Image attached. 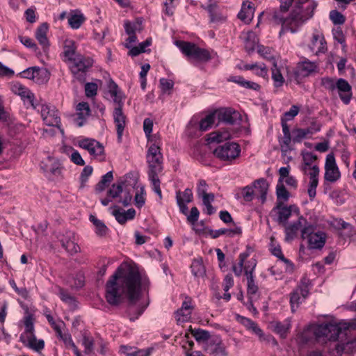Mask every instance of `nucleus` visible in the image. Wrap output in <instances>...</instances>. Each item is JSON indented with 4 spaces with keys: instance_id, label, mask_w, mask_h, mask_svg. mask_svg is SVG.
I'll return each mask as SVG.
<instances>
[{
    "instance_id": "6e6552de",
    "label": "nucleus",
    "mask_w": 356,
    "mask_h": 356,
    "mask_svg": "<svg viewBox=\"0 0 356 356\" xmlns=\"http://www.w3.org/2000/svg\"><path fill=\"white\" fill-rule=\"evenodd\" d=\"M24 331L20 334V341L26 347L40 352L44 348V341L38 339L34 334L33 318L28 315L24 318Z\"/></svg>"
},
{
    "instance_id": "338daca9",
    "label": "nucleus",
    "mask_w": 356,
    "mask_h": 356,
    "mask_svg": "<svg viewBox=\"0 0 356 356\" xmlns=\"http://www.w3.org/2000/svg\"><path fill=\"white\" fill-rule=\"evenodd\" d=\"M193 193L189 188L185 189L184 192H177V202H178V200H181L183 202L189 203L193 200Z\"/></svg>"
},
{
    "instance_id": "6ab92c4d",
    "label": "nucleus",
    "mask_w": 356,
    "mask_h": 356,
    "mask_svg": "<svg viewBox=\"0 0 356 356\" xmlns=\"http://www.w3.org/2000/svg\"><path fill=\"white\" fill-rule=\"evenodd\" d=\"M10 90L14 95L19 96L24 104L36 108L34 94L27 87L19 82H13L10 84Z\"/></svg>"
},
{
    "instance_id": "bb28decb",
    "label": "nucleus",
    "mask_w": 356,
    "mask_h": 356,
    "mask_svg": "<svg viewBox=\"0 0 356 356\" xmlns=\"http://www.w3.org/2000/svg\"><path fill=\"white\" fill-rule=\"evenodd\" d=\"M237 320L249 332H250L252 334H254L260 341H266V335L264 332L255 322L252 321L250 318L240 316H238Z\"/></svg>"
},
{
    "instance_id": "e2e57ef3",
    "label": "nucleus",
    "mask_w": 356,
    "mask_h": 356,
    "mask_svg": "<svg viewBox=\"0 0 356 356\" xmlns=\"http://www.w3.org/2000/svg\"><path fill=\"white\" fill-rule=\"evenodd\" d=\"M124 28L128 35L134 34L142 30V22L139 20L134 22H126Z\"/></svg>"
},
{
    "instance_id": "7c9ffc66",
    "label": "nucleus",
    "mask_w": 356,
    "mask_h": 356,
    "mask_svg": "<svg viewBox=\"0 0 356 356\" xmlns=\"http://www.w3.org/2000/svg\"><path fill=\"white\" fill-rule=\"evenodd\" d=\"M257 265L256 259L254 258L248 260L245 266V274L248 280V293L250 295H254L257 291V286L255 284L253 280L252 272Z\"/></svg>"
},
{
    "instance_id": "58836bf2",
    "label": "nucleus",
    "mask_w": 356,
    "mask_h": 356,
    "mask_svg": "<svg viewBox=\"0 0 356 356\" xmlns=\"http://www.w3.org/2000/svg\"><path fill=\"white\" fill-rule=\"evenodd\" d=\"M48 25L46 23L41 24L35 31V38L38 40V42L42 45V49L44 52L47 51V49L49 47V40L47 37V33L48 31Z\"/></svg>"
},
{
    "instance_id": "4d7b16f0",
    "label": "nucleus",
    "mask_w": 356,
    "mask_h": 356,
    "mask_svg": "<svg viewBox=\"0 0 356 356\" xmlns=\"http://www.w3.org/2000/svg\"><path fill=\"white\" fill-rule=\"evenodd\" d=\"M145 191L143 186H138L134 197V204L138 208H141L145 203Z\"/></svg>"
},
{
    "instance_id": "a211bd4d",
    "label": "nucleus",
    "mask_w": 356,
    "mask_h": 356,
    "mask_svg": "<svg viewBox=\"0 0 356 356\" xmlns=\"http://www.w3.org/2000/svg\"><path fill=\"white\" fill-rule=\"evenodd\" d=\"M92 64V60L89 58H85L78 55L74 59L70 61V70L74 76L82 81L84 79L85 72Z\"/></svg>"
},
{
    "instance_id": "cd10ccee",
    "label": "nucleus",
    "mask_w": 356,
    "mask_h": 356,
    "mask_svg": "<svg viewBox=\"0 0 356 356\" xmlns=\"http://www.w3.org/2000/svg\"><path fill=\"white\" fill-rule=\"evenodd\" d=\"M237 320L249 332H250L252 334H254L260 341H266V335L264 332L255 322L252 321L250 318L240 316H238Z\"/></svg>"
},
{
    "instance_id": "a878e982",
    "label": "nucleus",
    "mask_w": 356,
    "mask_h": 356,
    "mask_svg": "<svg viewBox=\"0 0 356 356\" xmlns=\"http://www.w3.org/2000/svg\"><path fill=\"white\" fill-rule=\"evenodd\" d=\"M237 320L249 332H250L252 334H254L260 341H266V335L264 332L255 322L252 321L250 318L240 316H238Z\"/></svg>"
},
{
    "instance_id": "2f4dec72",
    "label": "nucleus",
    "mask_w": 356,
    "mask_h": 356,
    "mask_svg": "<svg viewBox=\"0 0 356 356\" xmlns=\"http://www.w3.org/2000/svg\"><path fill=\"white\" fill-rule=\"evenodd\" d=\"M90 115L89 104L86 102H80L76 107V115L74 118V123L78 127H82Z\"/></svg>"
},
{
    "instance_id": "423d86ee",
    "label": "nucleus",
    "mask_w": 356,
    "mask_h": 356,
    "mask_svg": "<svg viewBox=\"0 0 356 356\" xmlns=\"http://www.w3.org/2000/svg\"><path fill=\"white\" fill-rule=\"evenodd\" d=\"M296 220L289 222L284 225L285 240L291 241L295 239L298 232H301V238L305 239L307 234L314 229L312 225L301 214L295 216Z\"/></svg>"
},
{
    "instance_id": "39448f33",
    "label": "nucleus",
    "mask_w": 356,
    "mask_h": 356,
    "mask_svg": "<svg viewBox=\"0 0 356 356\" xmlns=\"http://www.w3.org/2000/svg\"><path fill=\"white\" fill-rule=\"evenodd\" d=\"M175 45L187 57L188 60L194 65L207 62L211 58L207 50L200 48L193 43L177 40L175 42Z\"/></svg>"
},
{
    "instance_id": "412c9836",
    "label": "nucleus",
    "mask_w": 356,
    "mask_h": 356,
    "mask_svg": "<svg viewBox=\"0 0 356 356\" xmlns=\"http://www.w3.org/2000/svg\"><path fill=\"white\" fill-rule=\"evenodd\" d=\"M24 78L33 80L37 83H46L49 79V72L43 67H29L22 72Z\"/></svg>"
},
{
    "instance_id": "09e8293b",
    "label": "nucleus",
    "mask_w": 356,
    "mask_h": 356,
    "mask_svg": "<svg viewBox=\"0 0 356 356\" xmlns=\"http://www.w3.org/2000/svg\"><path fill=\"white\" fill-rule=\"evenodd\" d=\"M289 20V17L287 18H284L282 15L280 13H275L272 17L270 23L273 25H282V29L280 31V35L281 36L282 34L287 31L291 32V29L286 26V22Z\"/></svg>"
},
{
    "instance_id": "a18cd8bd",
    "label": "nucleus",
    "mask_w": 356,
    "mask_h": 356,
    "mask_svg": "<svg viewBox=\"0 0 356 356\" xmlns=\"http://www.w3.org/2000/svg\"><path fill=\"white\" fill-rule=\"evenodd\" d=\"M277 203L284 204L291 197V193L284 184L277 182L276 186Z\"/></svg>"
},
{
    "instance_id": "c03bdc74",
    "label": "nucleus",
    "mask_w": 356,
    "mask_h": 356,
    "mask_svg": "<svg viewBox=\"0 0 356 356\" xmlns=\"http://www.w3.org/2000/svg\"><path fill=\"white\" fill-rule=\"evenodd\" d=\"M271 253L286 265V270H291L293 269L292 264L289 262V261L287 259L284 257L280 246L279 245H276L275 244H274L273 238H271Z\"/></svg>"
},
{
    "instance_id": "de8ad7c7",
    "label": "nucleus",
    "mask_w": 356,
    "mask_h": 356,
    "mask_svg": "<svg viewBox=\"0 0 356 356\" xmlns=\"http://www.w3.org/2000/svg\"><path fill=\"white\" fill-rule=\"evenodd\" d=\"M63 54L65 58L70 62L79 55L76 54L75 43L73 40H66L65 41Z\"/></svg>"
},
{
    "instance_id": "20e7f679",
    "label": "nucleus",
    "mask_w": 356,
    "mask_h": 356,
    "mask_svg": "<svg viewBox=\"0 0 356 356\" xmlns=\"http://www.w3.org/2000/svg\"><path fill=\"white\" fill-rule=\"evenodd\" d=\"M356 327L354 323L340 322L314 325L310 327L316 338H325L329 341L342 340L348 335L350 327Z\"/></svg>"
},
{
    "instance_id": "bf43d9fd",
    "label": "nucleus",
    "mask_w": 356,
    "mask_h": 356,
    "mask_svg": "<svg viewBox=\"0 0 356 356\" xmlns=\"http://www.w3.org/2000/svg\"><path fill=\"white\" fill-rule=\"evenodd\" d=\"M244 67L245 70H252L254 73L258 76L265 77L267 75V69L264 63L261 65H258L257 63L248 64L245 65Z\"/></svg>"
},
{
    "instance_id": "7ed1b4c3",
    "label": "nucleus",
    "mask_w": 356,
    "mask_h": 356,
    "mask_svg": "<svg viewBox=\"0 0 356 356\" xmlns=\"http://www.w3.org/2000/svg\"><path fill=\"white\" fill-rule=\"evenodd\" d=\"M162 143L160 140H152L148 142V149L147 152V162L148 163V177L151 181L154 191L161 198V190L160 188V180L158 175L163 170V155L161 152Z\"/></svg>"
},
{
    "instance_id": "0eeeda50",
    "label": "nucleus",
    "mask_w": 356,
    "mask_h": 356,
    "mask_svg": "<svg viewBox=\"0 0 356 356\" xmlns=\"http://www.w3.org/2000/svg\"><path fill=\"white\" fill-rule=\"evenodd\" d=\"M301 156L299 169L303 175V179L319 181L320 168L317 156L307 151H302Z\"/></svg>"
},
{
    "instance_id": "ea45409f",
    "label": "nucleus",
    "mask_w": 356,
    "mask_h": 356,
    "mask_svg": "<svg viewBox=\"0 0 356 356\" xmlns=\"http://www.w3.org/2000/svg\"><path fill=\"white\" fill-rule=\"evenodd\" d=\"M108 92L113 102L118 104V106L122 107L124 95L113 81H111L108 84Z\"/></svg>"
},
{
    "instance_id": "9d476101",
    "label": "nucleus",
    "mask_w": 356,
    "mask_h": 356,
    "mask_svg": "<svg viewBox=\"0 0 356 356\" xmlns=\"http://www.w3.org/2000/svg\"><path fill=\"white\" fill-rule=\"evenodd\" d=\"M300 209L296 204L286 205L284 204L277 203L276 206L271 210V216L279 224L284 226L288 223L289 219L300 214Z\"/></svg>"
},
{
    "instance_id": "c85d7f7f",
    "label": "nucleus",
    "mask_w": 356,
    "mask_h": 356,
    "mask_svg": "<svg viewBox=\"0 0 356 356\" xmlns=\"http://www.w3.org/2000/svg\"><path fill=\"white\" fill-rule=\"evenodd\" d=\"M309 249L322 248L326 241L325 234L323 232H314L313 229L307 234L306 238Z\"/></svg>"
},
{
    "instance_id": "680f3d73",
    "label": "nucleus",
    "mask_w": 356,
    "mask_h": 356,
    "mask_svg": "<svg viewBox=\"0 0 356 356\" xmlns=\"http://www.w3.org/2000/svg\"><path fill=\"white\" fill-rule=\"evenodd\" d=\"M191 270L196 277L203 276L205 270L202 261L200 259H195L191 264Z\"/></svg>"
},
{
    "instance_id": "6e6d98bb",
    "label": "nucleus",
    "mask_w": 356,
    "mask_h": 356,
    "mask_svg": "<svg viewBox=\"0 0 356 356\" xmlns=\"http://www.w3.org/2000/svg\"><path fill=\"white\" fill-rule=\"evenodd\" d=\"M153 121L149 118H145L143 122V129L148 142H152V140H154V141L160 140L156 135H151Z\"/></svg>"
},
{
    "instance_id": "ddd939ff",
    "label": "nucleus",
    "mask_w": 356,
    "mask_h": 356,
    "mask_svg": "<svg viewBox=\"0 0 356 356\" xmlns=\"http://www.w3.org/2000/svg\"><path fill=\"white\" fill-rule=\"evenodd\" d=\"M240 146L236 143H227L213 150V154L222 161H231L238 157Z\"/></svg>"
},
{
    "instance_id": "37998d69",
    "label": "nucleus",
    "mask_w": 356,
    "mask_h": 356,
    "mask_svg": "<svg viewBox=\"0 0 356 356\" xmlns=\"http://www.w3.org/2000/svg\"><path fill=\"white\" fill-rule=\"evenodd\" d=\"M244 41L245 47L248 51L254 50L258 44V38L252 31L243 32L241 35Z\"/></svg>"
},
{
    "instance_id": "2eb2a0df",
    "label": "nucleus",
    "mask_w": 356,
    "mask_h": 356,
    "mask_svg": "<svg viewBox=\"0 0 356 356\" xmlns=\"http://www.w3.org/2000/svg\"><path fill=\"white\" fill-rule=\"evenodd\" d=\"M36 108L40 111L43 122L48 126L57 127L60 122L58 111L49 104L44 103L36 105Z\"/></svg>"
},
{
    "instance_id": "49530a36",
    "label": "nucleus",
    "mask_w": 356,
    "mask_h": 356,
    "mask_svg": "<svg viewBox=\"0 0 356 356\" xmlns=\"http://www.w3.org/2000/svg\"><path fill=\"white\" fill-rule=\"evenodd\" d=\"M241 233V229L238 227H234V228L228 229H219L217 230H213L211 232L210 235L213 238L219 237L220 235H227L230 237H233L236 235H239Z\"/></svg>"
},
{
    "instance_id": "603ef678",
    "label": "nucleus",
    "mask_w": 356,
    "mask_h": 356,
    "mask_svg": "<svg viewBox=\"0 0 356 356\" xmlns=\"http://www.w3.org/2000/svg\"><path fill=\"white\" fill-rule=\"evenodd\" d=\"M303 183L305 184V190L309 200L313 201L316 196V190L319 181L303 179Z\"/></svg>"
},
{
    "instance_id": "dca6fc26",
    "label": "nucleus",
    "mask_w": 356,
    "mask_h": 356,
    "mask_svg": "<svg viewBox=\"0 0 356 356\" xmlns=\"http://www.w3.org/2000/svg\"><path fill=\"white\" fill-rule=\"evenodd\" d=\"M270 61L272 63L271 79L273 86L277 89L282 87L285 82L284 76L288 72L287 67L281 60L271 58Z\"/></svg>"
},
{
    "instance_id": "a19ab883",
    "label": "nucleus",
    "mask_w": 356,
    "mask_h": 356,
    "mask_svg": "<svg viewBox=\"0 0 356 356\" xmlns=\"http://www.w3.org/2000/svg\"><path fill=\"white\" fill-rule=\"evenodd\" d=\"M232 137V134L227 131H217L211 132L208 135L207 141L209 143H221L225 140H229Z\"/></svg>"
},
{
    "instance_id": "5fc2aeb1",
    "label": "nucleus",
    "mask_w": 356,
    "mask_h": 356,
    "mask_svg": "<svg viewBox=\"0 0 356 356\" xmlns=\"http://www.w3.org/2000/svg\"><path fill=\"white\" fill-rule=\"evenodd\" d=\"M217 119V116L216 115V112L207 115L204 119H202L199 124L200 129L201 131H207L209 128H211L216 122Z\"/></svg>"
},
{
    "instance_id": "aec40b11",
    "label": "nucleus",
    "mask_w": 356,
    "mask_h": 356,
    "mask_svg": "<svg viewBox=\"0 0 356 356\" xmlns=\"http://www.w3.org/2000/svg\"><path fill=\"white\" fill-rule=\"evenodd\" d=\"M203 348L204 350L213 356H227L226 346L220 337L214 335L207 342Z\"/></svg>"
},
{
    "instance_id": "5701e85b",
    "label": "nucleus",
    "mask_w": 356,
    "mask_h": 356,
    "mask_svg": "<svg viewBox=\"0 0 356 356\" xmlns=\"http://www.w3.org/2000/svg\"><path fill=\"white\" fill-rule=\"evenodd\" d=\"M202 8L208 11L211 22L219 24L226 21L227 15L220 9L215 1L209 0L207 4L202 5Z\"/></svg>"
},
{
    "instance_id": "1a4fd4ad",
    "label": "nucleus",
    "mask_w": 356,
    "mask_h": 356,
    "mask_svg": "<svg viewBox=\"0 0 356 356\" xmlns=\"http://www.w3.org/2000/svg\"><path fill=\"white\" fill-rule=\"evenodd\" d=\"M267 193V181L261 178L254 181L251 185L244 187L242 190V196L246 201H251L254 198L257 199L260 203L266 202Z\"/></svg>"
},
{
    "instance_id": "8fccbe9b",
    "label": "nucleus",
    "mask_w": 356,
    "mask_h": 356,
    "mask_svg": "<svg viewBox=\"0 0 356 356\" xmlns=\"http://www.w3.org/2000/svg\"><path fill=\"white\" fill-rule=\"evenodd\" d=\"M90 221L93 224L95 227V233L99 236H105L108 232V227L101 220L98 219L95 215L90 216Z\"/></svg>"
},
{
    "instance_id": "69168bd1",
    "label": "nucleus",
    "mask_w": 356,
    "mask_h": 356,
    "mask_svg": "<svg viewBox=\"0 0 356 356\" xmlns=\"http://www.w3.org/2000/svg\"><path fill=\"white\" fill-rule=\"evenodd\" d=\"M93 169L91 166L87 165L83 169L80 175V188H83L86 186V182L89 177L92 175Z\"/></svg>"
},
{
    "instance_id": "13d9d810",
    "label": "nucleus",
    "mask_w": 356,
    "mask_h": 356,
    "mask_svg": "<svg viewBox=\"0 0 356 356\" xmlns=\"http://www.w3.org/2000/svg\"><path fill=\"white\" fill-rule=\"evenodd\" d=\"M356 348V339L350 341H347L346 344L344 343H340L337 344L336 350L337 355H339L343 350L353 351Z\"/></svg>"
},
{
    "instance_id": "b1692460",
    "label": "nucleus",
    "mask_w": 356,
    "mask_h": 356,
    "mask_svg": "<svg viewBox=\"0 0 356 356\" xmlns=\"http://www.w3.org/2000/svg\"><path fill=\"white\" fill-rule=\"evenodd\" d=\"M237 320L249 332H250L252 334H254L260 341H266V335L264 332L255 322L252 321L250 318L240 316H238Z\"/></svg>"
},
{
    "instance_id": "79ce46f5",
    "label": "nucleus",
    "mask_w": 356,
    "mask_h": 356,
    "mask_svg": "<svg viewBox=\"0 0 356 356\" xmlns=\"http://www.w3.org/2000/svg\"><path fill=\"white\" fill-rule=\"evenodd\" d=\"M321 129L320 125H317L314 129L312 128L307 129H295L293 130V140L294 142H300L303 138H306L308 135H312Z\"/></svg>"
},
{
    "instance_id": "72a5a7b5",
    "label": "nucleus",
    "mask_w": 356,
    "mask_h": 356,
    "mask_svg": "<svg viewBox=\"0 0 356 356\" xmlns=\"http://www.w3.org/2000/svg\"><path fill=\"white\" fill-rule=\"evenodd\" d=\"M113 120L116 127L118 141L122 140L124 129L126 125V118L124 115L122 107L117 106L113 111Z\"/></svg>"
},
{
    "instance_id": "f8f14e48",
    "label": "nucleus",
    "mask_w": 356,
    "mask_h": 356,
    "mask_svg": "<svg viewBox=\"0 0 356 356\" xmlns=\"http://www.w3.org/2000/svg\"><path fill=\"white\" fill-rule=\"evenodd\" d=\"M218 122H222L229 124H240L246 128L247 116L243 118L236 111L232 108H221L215 111Z\"/></svg>"
},
{
    "instance_id": "c9c22d12",
    "label": "nucleus",
    "mask_w": 356,
    "mask_h": 356,
    "mask_svg": "<svg viewBox=\"0 0 356 356\" xmlns=\"http://www.w3.org/2000/svg\"><path fill=\"white\" fill-rule=\"evenodd\" d=\"M318 65L315 62L305 60L300 62L297 65V74L300 76H309L317 72Z\"/></svg>"
},
{
    "instance_id": "f03ea898",
    "label": "nucleus",
    "mask_w": 356,
    "mask_h": 356,
    "mask_svg": "<svg viewBox=\"0 0 356 356\" xmlns=\"http://www.w3.org/2000/svg\"><path fill=\"white\" fill-rule=\"evenodd\" d=\"M280 8L284 11L291 8L286 26L294 33L308 19L312 17L317 6L314 0H280Z\"/></svg>"
},
{
    "instance_id": "e433bc0d",
    "label": "nucleus",
    "mask_w": 356,
    "mask_h": 356,
    "mask_svg": "<svg viewBox=\"0 0 356 356\" xmlns=\"http://www.w3.org/2000/svg\"><path fill=\"white\" fill-rule=\"evenodd\" d=\"M254 8L252 2L245 1L243 2L241 9L238 14V18L245 24H249L254 16Z\"/></svg>"
},
{
    "instance_id": "864d4df0",
    "label": "nucleus",
    "mask_w": 356,
    "mask_h": 356,
    "mask_svg": "<svg viewBox=\"0 0 356 356\" xmlns=\"http://www.w3.org/2000/svg\"><path fill=\"white\" fill-rule=\"evenodd\" d=\"M271 324L273 331L283 338L286 336V334L288 333L291 327L290 323L289 321H285L282 323L279 322H273Z\"/></svg>"
},
{
    "instance_id": "f704fd0d",
    "label": "nucleus",
    "mask_w": 356,
    "mask_h": 356,
    "mask_svg": "<svg viewBox=\"0 0 356 356\" xmlns=\"http://www.w3.org/2000/svg\"><path fill=\"white\" fill-rule=\"evenodd\" d=\"M336 87L343 102L346 104H348L352 97L351 86L350 84L345 79H339L336 83Z\"/></svg>"
},
{
    "instance_id": "4c0bfd02",
    "label": "nucleus",
    "mask_w": 356,
    "mask_h": 356,
    "mask_svg": "<svg viewBox=\"0 0 356 356\" xmlns=\"http://www.w3.org/2000/svg\"><path fill=\"white\" fill-rule=\"evenodd\" d=\"M111 213L115 216L116 220L123 224L128 220H131L136 215V211L134 209H129L127 211H123L118 208H114L111 211Z\"/></svg>"
},
{
    "instance_id": "052dcab7",
    "label": "nucleus",
    "mask_w": 356,
    "mask_h": 356,
    "mask_svg": "<svg viewBox=\"0 0 356 356\" xmlns=\"http://www.w3.org/2000/svg\"><path fill=\"white\" fill-rule=\"evenodd\" d=\"M84 20L85 17L82 14H74L68 17V23L74 29H79Z\"/></svg>"
},
{
    "instance_id": "4468645a",
    "label": "nucleus",
    "mask_w": 356,
    "mask_h": 356,
    "mask_svg": "<svg viewBox=\"0 0 356 356\" xmlns=\"http://www.w3.org/2000/svg\"><path fill=\"white\" fill-rule=\"evenodd\" d=\"M307 47L316 56L325 54L327 49V42L321 30L314 29L309 38Z\"/></svg>"
},
{
    "instance_id": "3c124183",
    "label": "nucleus",
    "mask_w": 356,
    "mask_h": 356,
    "mask_svg": "<svg viewBox=\"0 0 356 356\" xmlns=\"http://www.w3.org/2000/svg\"><path fill=\"white\" fill-rule=\"evenodd\" d=\"M229 80L230 81L234 82L240 85L241 86L245 88L252 89L254 90H257L259 88V86L257 83L250 81L245 80L243 77L241 76H231Z\"/></svg>"
},
{
    "instance_id": "9b49d317",
    "label": "nucleus",
    "mask_w": 356,
    "mask_h": 356,
    "mask_svg": "<svg viewBox=\"0 0 356 356\" xmlns=\"http://www.w3.org/2000/svg\"><path fill=\"white\" fill-rule=\"evenodd\" d=\"M76 145L88 152L90 155L99 161L104 160V147L97 140L90 138H79Z\"/></svg>"
},
{
    "instance_id": "c756f323",
    "label": "nucleus",
    "mask_w": 356,
    "mask_h": 356,
    "mask_svg": "<svg viewBox=\"0 0 356 356\" xmlns=\"http://www.w3.org/2000/svg\"><path fill=\"white\" fill-rule=\"evenodd\" d=\"M290 170L291 167L289 165L286 167L280 168L278 171L279 179L277 182L282 184L285 183L290 188L296 190L298 188V181L294 176L290 175Z\"/></svg>"
},
{
    "instance_id": "774afa93",
    "label": "nucleus",
    "mask_w": 356,
    "mask_h": 356,
    "mask_svg": "<svg viewBox=\"0 0 356 356\" xmlns=\"http://www.w3.org/2000/svg\"><path fill=\"white\" fill-rule=\"evenodd\" d=\"M123 182H118L113 184L108 191V195L112 198H116L119 197L120 194L123 192L122 190Z\"/></svg>"
},
{
    "instance_id": "4be33fe9",
    "label": "nucleus",
    "mask_w": 356,
    "mask_h": 356,
    "mask_svg": "<svg viewBox=\"0 0 356 356\" xmlns=\"http://www.w3.org/2000/svg\"><path fill=\"white\" fill-rule=\"evenodd\" d=\"M309 284L307 281L303 280L298 287L291 293V305L292 311L298 307L299 305L304 301L309 294Z\"/></svg>"
},
{
    "instance_id": "f257e3e1",
    "label": "nucleus",
    "mask_w": 356,
    "mask_h": 356,
    "mask_svg": "<svg viewBox=\"0 0 356 356\" xmlns=\"http://www.w3.org/2000/svg\"><path fill=\"white\" fill-rule=\"evenodd\" d=\"M146 274L136 266L121 264L106 284V299L112 305L120 303L127 294L131 302L140 299L149 286Z\"/></svg>"
},
{
    "instance_id": "f3484780",
    "label": "nucleus",
    "mask_w": 356,
    "mask_h": 356,
    "mask_svg": "<svg viewBox=\"0 0 356 356\" xmlns=\"http://www.w3.org/2000/svg\"><path fill=\"white\" fill-rule=\"evenodd\" d=\"M324 179L328 183H334L340 179L341 172L333 154L326 156L324 165Z\"/></svg>"
},
{
    "instance_id": "0e129e2a",
    "label": "nucleus",
    "mask_w": 356,
    "mask_h": 356,
    "mask_svg": "<svg viewBox=\"0 0 356 356\" xmlns=\"http://www.w3.org/2000/svg\"><path fill=\"white\" fill-rule=\"evenodd\" d=\"M193 337L197 341L203 342V346L208 342L212 336H210L209 332L204 330H195L193 331Z\"/></svg>"
},
{
    "instance_id": "473e14b6",
    "label": "nucleus",
    "mask_w": 356,
    "mask_h": 356,
    "mask_svg": "<svg viewBox=\"0 0 356 356\" xmlns=\"http://www.w3.org/2000/svg\"><path fill=\"white\" fill-rule=\"evenodd\" d=\"M60 241L62 246L70 254H74L79 251L80 248L76 242V236L72 232H66L61 236Z\"/></svg>"
},
{
    "instance_id": "393cba45",
    "label": "nucleus",
    "mask_w": 356,
    "mask_h": 356,
    "mask_svg": "<svg viewBox=\"0 0 356 356\" xmlns=\"http://www.w3.org/2000/svg\"><path fill=\"white\" fill-rule=\"evenodd\" d=\"M237 320L249 332H250L252 334H254L260 341H266V335L264 332L255 322L252 321L250 318L240 316H238Z\"/></svg>"
}]
</instances>
